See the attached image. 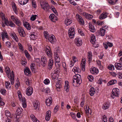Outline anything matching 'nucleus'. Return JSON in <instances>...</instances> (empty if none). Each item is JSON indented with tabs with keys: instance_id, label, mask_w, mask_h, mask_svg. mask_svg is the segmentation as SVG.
I'll list each match as a JSON object with an SVG mask.
<instances>
[{
	"instance_id": "1",
	"label": "nucleus",
	"mask_w": 122,
	"mask_h": 122,
	"mask_svg": "<svg viewBox=\"0 0 122 122\" xmlns=\"http://www.w3.org/2000/svg\"><path fill=\"white\" fill-rule=\"evenodd\" d=\"M6 72L9 78L10 79L11 84L12 85H13L14 83V77L13 71H12L11 73L10 70H9V71H6Z\"/></svg>"
},
{
	"instance_id": "2",
	"label": "nucleus",
	"mask_w": 122,
	"mask_h": 122,
	"mask_svg": "<svg viewBox=\"0 0 122 122\" xmlns=\"http://www.w3.org/2000/svg\"><path fill=\"white\" fill-rule=\"evenodd\" d=\"M73 83H74L75 82L77 84H80L81 83V76L80 75L78 74H76L73 77Z\"/></svg>"
},
{
	"instance_id": "3",
	"label": "nucleus",
	"mask_w": 122,
	"mask_h": 122,
	"mask_svg": "<svg viewBox=\"0 0 122 122\" xmlns=\"http://www.w3.org/2000/svg\"><path fill=\"white\" fill-rule=\"evenodd\" d=\"M18 94L20 100L21 101L23 107L25 108L26 106V104L25 98L22 97L21 92H19L18 93Z\"/></svg>"
},
{
	"instance_id": "4",
	"label": "nucleus",
	"mask_w": 122,
	"mask_h": 122,
	"mask_svg": "<svg viewBox=\"0 0 122 122\" xmlns=\"http://www.w3.org/2000/svg\"><path fill=\"white\" fill-rule=\"evenodd\" d=\"M41 8L44 10L48 11H49V5L46 2H41L40 3Z\"/></svg>"
},
{
	"instance_id": "5",
	"label": "nucleus",
	"mask_w": 122,
	"mask_h": 122,
	"mask_svg": "<svg viewBox=\"0 0 122 122\" xmlns=\"http://www.w3.org/2000/svg\"><path fill=\"white\" fill-rule=\"evenodd\" d=\"M68 35L69 36L71 39L74 37L75 34L74 29L73 27L70 28L68 30Z\"/></svg>"
},
{
	"instance_id": "6",
	"label": "nucleus",
	"mask_w": 122,
	"mask_h": 122,
	"mask_svg": "<svg viewBox=\"0 0 122 122\" xmlns=\"http://www.w3.org/2000/svg\"><path fill=\"white\" fill-rule=\"evenodd\" d=\"M76 19L80 25H83L84 24V22L82 17L78 14L76 15Z\"/></svg>"
},
{
	"instance_id": "7",
	"label": "nucleus",
	"mask_w": 122,
	"mask_h": 122,
	"mask_svg": "<svg viewBox=\"0 0 122 122\" xmlns=\"http://www.w3.org/2000/svg\"><path fill=\"white\" fill-rule=\"evenodd\" d=\"M18 30L20 36L24 37L25 36V33L24 30L22 27H18Z\"/></svg>"
},
{
	"instance_id": "8",
	"label": "nucleus",
	"mask_w": 122,
	"mask_h": 122,
	"mask_svg": "<svg viewBox=\"0 0 122 122\" xmlns=\"http://www.w3.org/2000/svg\"><path fill=\"white\" fill-rule=\"evenodd\" d=\"M49 18L52 21L55 22L58 20L57 17L53 14H51L49 16Z\"/></svg>"
},
{
	"instance_id": "9",
	"label": "nucleus",
	"mask_w": 122,
	"mask_h": 122,
	"mask_svg": "<svg viewBox=\"0 0 122 122\" xmlns=\"http://www.w3.org/2000/svg\"><path fill=\"white\" fill-rule=\"evenodd\" d=\"M23 111V109L20 107H19L17 110V113L16 117L17 118H19L20 116Z\"/></svg>"
},
{
	"instance_id": "10",
	"label": "nucleus",
	"mask_w": 122,
	"mask_h": 122,
	"mask_svg": "<svg viewBox=\"0 0 122 122\" xmlns=\"http://www.w3.org/2000/svg\"><path fill=\"white\" fill-rule=\"evenodd\" d=\"M46 52L47 56L50 57H51L52 53L51 50L49 46H46Z\"/></svg>"
},
{
	"instance_id": "11",
	"label": "nucleus",
	"mask_w": 122,
	"mask_h": 122,
	"mask_svg": "<svg viewBox=\"0 0 122 122\" xmlns=\"http://www.w3.org/2000/svg\"><path fill=\"white\" fill-rule=\"evenodd\" d=\"M47 62V60L46 58L44 56H42L41 57V64L43 66H45Z\"/></svg>"
},
{
	"instance_id": "12",
	"label": "nucleus",
	"mask_w": 122,
	"mask_h": 122,
	"mask_svg": "<svg viewBox=\"0 0 122 122\" xmlns=\"http://www.w3.org/2000/svg\"><path fill=\"white\" fill-rule=\"evenodd\" d=\"M75 42L78 46H81L82 44L81 39L79 38H76L75 39Z\"/></svg>"
},
{
	"instance_id": "13",
	"label": "nucleus",
	"mask_w": 122,
	"mask_h": 122,
	"mask_svg": "<svg viewBox=\"0 0 122 122\" xmlns=\"http://www.w3.org/2000/svg\"><path fill=\"white\" fill-rule=\"evenodd\" d=\"M1 33L2 40L3 41H4L5 40V38H7L8 37V34L5 31L2 32Z\"/></svg>"
},
{
	"instance_id": "14",
	"label": "nucleus",
	"mask_w": 122,
	"mask_h": 122,
	"mask_svg": "<svg viewBox=\"0 0 122 122\" xmlns=\"http://www.w3.org/2000/svg\"><path fill=\"white\" fill-rule=\"evenodd\" d=\"M90 71L91 73L94 74H97L98 72V69L95 67L92 68L90 69Z\"/></svg>"
},
{
	"instance_id": "15",
	"label": "nucleus",
	"mask_w": 122,
	"mask_h": 122,
	"mask_svg": "<svg viewBox=\"0 0 122 122\" xmlns=\"http://www.w3.org/2000/svg\"><path fill=\"white\" fill-rule=\"evenodd\" d=\"M48 39L50 42L52 43H54L55 41V37L53 35L50 36Z\"/></svg>"
},
{
	"instance_id": "16",
	"label": "nucleus",
	"mask_w": 122,
	"mask_h": 122,
	"mask_svg": "<svg viewBox=\"0 0 122 122\" xmlns=\"http://www.w3.org/2000/svg\"><path fill=\"white\" fill-rule=\"evenodd\" d=\"M60 81H59L57 82L56 85V89L58 91H60L62 87V86L61 85Z\"/></svg>"
},
{
	"instance_id": "17",
	"label": "nucleus",
	"mask_w": 122,
	"mask_h": 122,
	"mask_svg": "<svg viewBox=\"0 0 122 122\" xmlns=\"http://www.w3.org/2000/svg\"><path fill=\"white\" fill-rule=\"evenodd\" d=\"M52 102V98L51 97H49L46 100V105L50 106Z\"/></svg>"
},
{
	"instance_id": "18",
	"label": "nucleus",
	"mask_w": 122,
	"mask_h": 122,
	"mask_svg": "<svg viewBox=\"0 0 122 122\" xmlns=\"http://www.w3.org/2000/svg\"><path fill=\"white\" fill-rule=\"evenodd\" d=\"M83 15L86 18L89 20L92 19L93 17L92 15L89 14L85 12L83 13Z\"/></svg>"
},
{
	"instance_id": "19",
	"label": "nucleus",
	"mask_w": 122,
	"mask_h": 122,
	"mask_svg": "<svg viewBox=\"0 0 122 122\" xmlns=\"http://www.w3.org/2000/svg\"><path fill=\"white\" fill-rule=\"evenodd\" d=\"M51 115V112L50 111H47L46 113V115L45 117V119L46 120L49 121Z\"/></svg>"
},
{
	"instance_id": "20",
	"label": "nucleus",
	"mask_w": 122,
	"mask_h": 122,
	"mask_svg": "<svg viewBox=\"0 0 122 122\" xmlns=\"http://www.w3.org/2000/svg\"><path fill=\"white\" fill-rule=\"evenodd\" d=\"M89 28L91 31L92 32H95L96 30L94 28V26L91 23H89Z\"/></svg>"
},
{
	"instance_id": "21",
	"label": "nucleus",
	"mask_w": 122,
	"mask_h": 122,
	"mask_svg": "<svg viewBox=\"0 0 122 122\" xmlns=\"http://www.w3.org/2000/svg\"><path fill=\"white\" fill-rule=\"evenodd\" d=\"M121 63H115V67L117 69L120 70L122 69V65Z\"/></svg>"
},
{
	"instance_id": "22",
	"label": "nucleus",
	"mask_w": 122,
	"mask_h": 122,
	"mask_svg": "<svg viewBox=\"0 0 122 122\" xmlns=\"http://www.w3.org/2000/svg\"><path fill=\"white\" fill-rule=\"evenodd\" d=\"M24 73L26 75L28 76L30 75L31 72L30 70L28 67H26L24 70Z\"/></svg>"
},
{
	"instance_id": "23",
	"label": "nucleus",
	"mask_w": 122,
	"mask_h": 122,
	"mask_svg": "<svg viewBox=\"0 0 122 122\" xmlns=\"http://www.w3.org/2000/svg\"><path fill=\"white\" fill-rule=\"evenodd\" d=\"M68 83H69L68 81H65L64 89L65 90L66 92H68L69 90V86L68 84Z\"/></svg>"
},
{
	"instance_id": "24",
	"label": "nucleus",
	"mask_w": 122,
	"mask_h": 122,
	"mask_svg": "<svg viewBox=\"0 0 122 122\" xmlns=\"http://www.w3.org/2000/svg\"><path fill=\"white\" fill-rule=\"evenodd\" d=\"M82 62L81 64V70L83 71H84L85 70V60H82Z\"/></svg>"
},
{
	"instance_id": "25",
	"label": "nucleus",
	"mask_w": 122,
	"mask_h": 122,
	"mask_svg": "<svg viewBox=\"0 0 122 122\" xmlns=\"http://www.w3.org/2000/svg\"><path fill=\"white\" fill-rule=\"evenodd\" d=\"M107 15V13H103L100 15L99 18L100 20H101L104 19L106 17Z\"/></svg>"
},
{
	"instance_id": "26",
	"label": "nucleus",
	"mask_w": 122,
	"mask_h": 122,
	"mask_svg": "<svg viewBox=\"0 0 122 122\" xmlns=\"http://www.w3.org/2000/svg\"><path fill=\"white\" fill-rule=\"evenodd\" d=\"M72 71L74 72L76 74V73H80L81 71V70L78 67H74L72 69Z\"/></svg>"
},
{
	"instance_id": "27",
	"label": "nucleus",
	"mask_w": 122,
	"mask_h": 122,
	"mask_svg": "<svg viewBox=\"0 0 122 122\" xmlns=\"http://www.w3.org/2000/svg\"><path fill=\"white\" fill-rule=\"evenodd\" d=\"M40 103L38 100H36L33 104L34 106L35 109H39V107Z\"/></svg>"
},
{
	"instance_id": "28",
	"label": "nucleus",
	"mask_w": 122,
	"mask_h": 122,
	"mask_svg": "<svg viewBox=\"0 0 122 122\" xmlns=\"http://www.w3.org/2000/svg\"><path fill=\"white\" fill-rule=\"evenodd\" d=\"M30 117L33 121L34 122H40L36 118L34 115H30Z\"/></svg>"
},
{
	"instance_id": "29",
	"label": "nucleus",
	"mask_w": 122,
	"mask_h": 122,
	"mask_svg": "<svg viewBox=\"0 0 122 122\" xmlns=\"http://www.w3.org/2000/svg\"><path fill=\"white\" fill-rule=\"evenodd\" d=\"M65 24L67 25H70L72 22V21L71 19H66L65 20Z\"/></svg>"
},
{
	"instance_id": "30",
	"label": "nucleus",
	"mask_w": 122,
	"mask_h": 122,
	"mask_svg": "<svg viewBox=\"0 0 122 122\" xmlns=\"http://www.w3.org/2000/svg\"><path fill=\"white\" fill-rule=\"evenodd\" d=\"M96 40L95 37L93 35H92L91 37L90 41L92 44H94L95 43Z\"/></svg>"
},
{
	"instance_id": "31",
	"label": "nucleus",
	"mask_w": 122,
	"mask_h": 122,
	"mask_svg": "<svg viewBox=\"0 0 122 122\" xmlns=\"http://www.w3.org/2000/svg\"><path fill=\"white\" fill-rule=\"evenodd\" d=\"M106 30H104L103 29H102L101 28L100 30V31L99 32V33L101 36H104L105 34V33Z\"/></svg>"
},
{
	"instance_id": "32",
	"label": "nucleus",
	"mask_w": 122,
	"mask_h": 122,
	"mask_svg": "<svg viewBox=\"0 0 122 122\" xmlns=\"http://www.w3.org/2000/svg\"><path fill=\"white\" fill-rule=\"evenodd\" d=\"M11 36L13 39L15 40L16 42L18 41V39L17 35L15 33H12L11 34Z\"/></svg>"
},
{
	"instance_id": "33",
	"label": "nucleus",
	"mask_w": 122,
	"mask_h": 122,
	"mask_svg": "<svg viewBox=\"0 0 122 122\" xmlns=\"http://www.w3.org/2000/svg\"><path fill=\"white\" fill-rule=\"evenodd\" d=\"M92 54L91 52H88L87 58L89 61L90 62L92 61Z\"/></svg>"
},
{
	"instance_id": "34",
	"label": "nucleus",
	"mask_w": 122,
	"mask_h": 122,
	"mask_svg": "<svg viewBox=\"0 0 122 122\" xmlns=\"http://www.w3.org/2000/svg\"><path fill=\"white\" fill-rule=\"evenodd\" d=\"M12 7L14 11L16 14L18 13V11L17 7L15 3H14L12 4Z\"/></svg>"
},
{
	"instance_id": "35",
	"label": "nucleus",
	"mask_w": 122,
	"mask_h": 122,
	"mask_svg": "<svg viewBox=\"0 0 122 122\" xmlns=\"http://www.w3.org/2000/svg\"><path fill=\"white\" fill-rule=\"evenodd\" d=\"M109 107V104L105 102L103 104L102 107L103 109L106 110L108 109Z\"/></svg>"
},
{
	"instance_id": "36",
	"label": "nucleus",
	"mask_w": 122,
	"mask_h": 122,
	"mask_svg": "<svg viewBox=\"0 0 122 122\" xmlns=\"http://www.w3.org/2000/svg\"><path fill=\"white\" fill-rule=\"evenodd\" d=\"M23 24L24 26L27 29L30 30V26L29 25V23L26 22H23Z\"/></svg>"
},
{
	"instance_id": "37",
	"label": "nucleus",
	"mask_w": 122,
	"mask_h": 122,
	"mask_svg": "<svg viewBox=\"0 0 122 122\" xmlns=\"http://www.w3.org/2000/svg\"><path fill=\"white\" fill-rule=\"evenodd\" d=\"M30 37L31 39L34 40L37 37L35 35V33H32L30 35Z\"/></svg>"
},
{
	"instance_id": "38",
	"label": "nucleus",
	"mask_w": 122,
	"mask_h": 122,
	"mask_svg": "<svg viewBox=\"0 0 122 122\" xmlns=\"http://www.w3.org/2000/svg\"><path fill=\"white\" fill-rule=\"evenodd\" d=\"M5 114L7 117H10V118L12 117V116L10 112L8 110H6L5 111Z\"/></svg>"
},
{
	"instance_id": "39",
	"label": "nucleus",
	"mask_w": 122,
	"mask_h": 122,
	"mask_svg": "<svg viewBox=\"0 0 122 122\" xmlns=\"http://www.w3.org/2000/svg\"><path fill=\"white\" fill-rule=\"evenodd\" d=\"M6 25L7 26H10L11 27H15V24L11 21H8Z\"/></svg>"
},
{
	"instance_id": "40",
	"label": "nucleus",
	"mask_w": 122,
	"mask_h": 122,
	"mask_svg": "<svg viewBox=\"0 0 122 122\" xmlns=\"http://www.w3.org/2000/svg\"><path fill=\"white\" fill-rule=\"evenodd\" d=\"M14 22L18 26H19L21 25V23L17 18L15 19V20Z\"/></svg>"
},
{
	"instance_id": "41",
	"label": "nucleus",
	"mask_w": 122,
	"mask_h": 122,
	"mask_svg": "<svg viewBox=\"0 0 122 122\" xmlns=\"http://www.w3.org/2000/svg\"><path fill=\"white\" fill-rule=\"evenodd\" d=\"M2 20L4 21V23L6 25L9 21L7 19L5 18L4 15H3L2 16Z\"/></svg>"
},
{
	"instance_id": "42",
	"label": "nucleus",
	"mask_w": 122,
	"mask_h": 122,
	"mask_svg": "<svg viewBox=\"0 0 122 122\" xmlns=\"http://www.w3.org/2000/svg\"><path fill=\"white\" fill-rule=\"evenodd\" d=\"M51 10L56 15H58V13L55 8L53 6H52L51 8Z\"/></svg>"
},
{
	"instance_id": "43",
	"label": "nucleus",
	"mask_w": 122,
	"mask_h": 122,
	"mask_svg": "<svg viewBox=\"0 0 122 122\" xmlns=\"http://www.w3.org/2000/svg\"><path fill=\"white\" fill-rule=\"evenodd\" d=\"M51 76L52 78L53 79L55 80L57 79V74L55 73H54L52 74H51Z\"/></svg>"
},
{
	"instance_id": "44",
	"label": "nucleus",
	"mask_w": 122,
	"mask_h": 122,
	"mask_svg": "<svg viewBox=\"0 0 122 122\" xmlns=\"http://www.w3.org/2000/svg\"><path fill=\"white\" fill-rule=\"evenodd\" d=\"M114 80H112L110 81L107 84V85L108 86H109L110 85H112L114 84Z\"/></svg>"
},
{
	"instance_id": "45",
	"label": "nucleus",
	"mask_w": 122,
	"mask_h": 122,
	"mask_svg": "<svg viewBox=\"0 0 122 122\" xmlns=\"http://www.w3.org/2000/svg\"><path fill=\"white\" fill-rule=\"evenodd\" d=\"M108 68L109 70H114V66L112 64L109 65L108 66Z\"/></svg>"
},
{
	"instance_id": "46",
	"label": "nucleus",
	"mask_w": 122,
	"mask_h": 122,
	"mask_svg": "<svg viewBox=\"0 0 122 122\" xmlns=\"http://www.w3.org/2000/svg\"><path fill=\"white\" fill-rule=\"evenodd\" d=\"M35 64L33 63H32L30 64V67L31 69L32 72L34 71L35 67Z\"/></svg>"
},
{
	"instance_id": "47",
	"label": "nucleus",
	"mask_w": 122,
	"mask_h": 122,
	"mask_svg": "<svg viewBox=\"0 0 122 122\" xmlns=\"http://www.w3.org/2000/svg\"><path fill=\"white\" fill-rule=\"evenodd\" d=\"M48 32L46 31L44 32V36L46 39H48L50 36L48 34Z\"/></svg>"
},
{
	"instance_id": "48",
	"label": "nucleus",
	"mask_w": 122,
	"mask_h": 122,
	"mask_svg": "<svg viewBox=\"0 0 122 122\" xmlns=\"http://www.w3.org/2000/svg\"><path fill=\"white\" fill-rule=\"evenodd\" d=\"M115 75H117L119 79H122V74L120 72H118L117 74L115 73Z\"/></svg>"
},
{
	"instance_id": "49",
	"label": "nucleus",
	"mask_w": 122,
	"mask_h": 122,
	"mask_svg": "<svg viewBox=\"0 0 122 122\" xmlns=\"http://www.w3.org/2000/svg\"><path fill=\"white\" fill-rule=\"evenodd\" d=\"M102 122H107V117L105 115H104L102 118Z\"/></svg>"
},
{
	"instance_id": "50",
	"label": "nucleus",
	"mask_w": 122,
	"mask_h": 122,
	"mask_svg": "<svg viewBox=\"0 0 122 122\" xmlns=\"http://www.w3.org/2000/svg\"><path fill=\"white\" fill-rule=\"evenodd\" d=\"M25 56L27 58H29L30 57V55L26 50L25 51Z\"/></svg>"
},
{
	"instance_id": "51",
	"label": "nucleus",
	"mask_w": 122,
	"mask_h": 122,
	"mask_svg": "<svg viewBox=\"0 0 122 122\" xmlns=\"http://www.w3.org/2000/svg\"><path fill=\"white\" fill-rule=\"evenodd\" d=\"M55 60L56 63H59L60 62V60L59 56H56L55 57Z\"/></svg>"
},
{
	"instance_id": "52",
	"label": "nucleus",
	"mask_w": 122,
	"mask_h": 122,
	"mask_svg": "<svg viewBox=\"0 0 122 122\" xmlns=\"http://www.w3.org/2000/svg\"><path fill=\"white\" fill-rule=\"evenodd\" d=\"M78 33L79 34H80L81 35V36H84V34L83 33V31L81 30V29L79 28L78 29Z\"/></svg>"
},
{
	"instance_id": "53",
	"label": "nucleus",
	"mask_w": 122,
	"mask_h": 122,
	"mask_svg": "<svg viewBox=\"0 0 122 122\" xmlns=\"http://www.w3.org/2000/svg\"><path fill=\"white\" fill-rule=\"evenodd\" d=\"M33 89L31 87H28L26 89V92H33Z\"/></svg>"
},
{
	"instance_id": "54",
	"label": "nucleus",
	"mask_w": 122,
	"mask_h": 122,
	"mask_svg": "<svg viewBox=\"0 0 122 122\" xmlns=\"http://www.w3.org/2000/svg\"><path fill=\"white\" fill-rule=\"evenodd\" d=\"M49 80L47 79H46L44 81V83L45 84L48 85L50 83Z\"/></svg>"
},
{
	"instance_id": "55",
	"label": "nucleus",
	"mask_w": 122,
	"mask_h": 122,
	"mask_svg": "<svg viewBox=\"0 0 122 122\" xmlns=\"http://www.w3.org/2000/svg\"><path fill=\"white\" fill-rule=\"evenodd\" d=\"M88 79L89 80V81L91 82L92 81V80L93 79V76L92 75H89L88 76Z\"/></svg>"
},
{
	"instance_id": "56",
	"label": "nucleus",
	"mask_w": 122,
	"mask_h": 122,
	"mask_svg": "<svg viewBox=\"0 0 122 122\" xmlns=\"http://www.w3.org/2000/svg\"><path fill=\"white\" fill-rule=\"evenodd\" d=\"M70 115L73 119H76V114L75 113L71 112L70 113Z\"/></svg>"
},
{
	"instance_id": "57",
	"label": "nucleus",
	"mask_w": 122,
	"mask_h": 122,
	"mask_svg": "<svg viewBox=\"0 0 122 122\" xmlns=\"http://www.w3.org/2000/svg\"><path fill=\"white\" fill-rule=\"evenodd\" d=\"M85 109L86 113L87 114L89 113V108L88 107H86Z\"/></svg>"
},
{
	"instance_id": "58",
	"label": "nucleus",
	"mask_w": 122,
	"mask_h": 122,
	"mask_svg": "<svg viewBox=\"0 0 122 122\" xmlns=\"http://www.w3.org/2000/svg\"><path fill=\"white\" fill-rule=\"evenodd\" d=\"M6 46L9 48H10L11 47V43L9 41H7L5 43Z\"/></svg>"
},
{
	"instance_id": "59",
	"label": "nucleus",
	"mask_w": 122,
	"mask_h": 122,
	"mask_svg": "<svg viewBox=\"0 0 122 122\" xmlns=\"http://www.w3.org/2000/svg\"><path fill=\"white\" fill-rule=\"evenodd\" d=\"M36 16L37 15H32L30 18V20L32 21H34L36 19Z\"/></svg>"
},
{
	"instance_id": "60",
	"label": "nucleus",
	"mask_w": 122,
	"mask_h": 122,
	"mask_svg": "<svg viewBox=\"0 0 122 122\" xmlns=\"http://www.w3.org/2000/svg\"><path fill=\"white\" fill-rule=\"evenodd\" d=\"M18 45L19 49L23 51V47L21 43H19L18 44Z\"/></svg>"
},
{
	"instance_id": "61",
	"label": "nucleus",
	"mask_w": 122,
	"mask_h": 122,
	"mask_svg": "<svg viewBox=\"0 0 122 122\" xmlns=\"http://www.w3.org/2000/svg\"><path fill=\"white\" fill-rule=\"evenodd\" d=\"M54 73H55L56 74H58L60 70L58 68H56V69L54 70Z\"/></svg>"
},
{
	"instance_id": "62",
	"label": "nucleus",
	"mask_w": 122,
	"mask_h": 122,
	"mask_svg": "<svg viewBox=\"0 0 122 122\" xmlns=\"http://www.w3.org/2000/svg\"><path fill=\"white\" fill-rule=\"evenodd\" d=\"M5 86L6 88L8 87L10 85V82L8 81H6L5 82Z\"/></svg>"
},
{
	"instance_id": "63",
	"label": "nucleus",
	"mask_w": 122,
	"mask_h": 122,
	"mask_svg": "<svg viewBox=\"0 0 122 122\" xmlns=\"http://www.w3.org/2000/svg\"><path fill=\"white\" fill-rule=\"evenodd\" d=\"M35 61L38 64L40 63V59L39 58H36L35 59Z\"/></svg>"
},
{
	"instance_id": "64",
	"label": "nucleus",
	"mask_w": 122,
	"mask_h": 122,
	"mask_svg": "<svg viewBox=\"0 0 122 122\" xmlns=\"http://www.w3.org/2000/svg\"><path fill=\"white\" fill-rule=\"evenodd\" d=\"M31 82V81L30 80H29L27 79L25 83L27 85H29L30 83Z\"/></svg>"
}]
</instances>
